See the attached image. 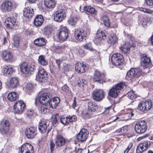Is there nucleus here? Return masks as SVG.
I'll list each match as a JSON object with an SVG mask.
<instances>
[{"instance_id": "obj_4", "label": "nucleus", "mask_w": 153, "mask_h": 153, "mask_svg": "<svg viewBox=\"0 0 153 153\" xmlns=\"http://www.w3.org/2000/svg\"><path fill=\"white\" fill-rule=\"evenodd\" d=\"M111 61L112 64L116 66L121 65L124 62L123 56L119 53L113 54L111 57Z\"/></svg>"}, {"instance_id": "obj_3", "label": "nucleus", "mask_w": 153, "mask_h": 153, "mask_svg": "<svg viewBox=\"0 0 153 153\" xmlns=\"http://www.w3.org/2000/svg\"><path fill=\"white\" fill-rule=\"evenodd\" d=\"M152 103L150 100H146L140 102L138 105V109L141 111L146 113L152 108Z\"/></svg>"}, {"instance_id": "obj_39", "label": "nucleus", "mask_w": 153, "mask_h": 153, "mask_svg": "<svg viewBox=\"0 0 153 153\" xmlns=\"http://www.w3.org/2000/svg\"><path fill=\"white\" fill-rule=\"evenodd\" d=\"M117 37L115 35H113L109 37L108 42L111 45L114 44L116 43L117 41Z\"/></svg>"}, {"instance_id": "obj_53", "label": "nucleus", "mask_w": 153, "mask_h": 153, "mask_svg": "<svg viewBox=\"0 0 153 153\" xmlns=\"http://www.w3.org/2000/svg\"><path fill=\"white\" fill-rule=\"evenodd\" d=\"M62 90L67 93H70L71 90L69 87L66 85H65L62 87Z\"/></svg>"}, {"instance_id": "obj_32", "label": "nucleus", "mask_w": 153, "mask_h": 153, "mask_svg": "<svg viewBox=\"0 0 153 153\" xmlns=\"http://www.w3.org/2000/svg\"><path fill=\"white\" fill-rule=\"evenodd\" d=\"M19 97V95L15 92H11L9 94L7 98L8 100L11 101H15Z\"/></svg>"}, {"instance_id": "obj_38", "label": "nucleus", "mask_w": 153, "mask_h": 153, "mask_svg": "<svg viewBox=\"0 0 153 153\" xmlns=\"http://www.w3.org/2000/svg\"><path fill=\"white\" fill-rule=\"evenodd\" d=\"M78 19L76 17L71 18L68 20V23L71 26H75L78 21Z\"/></svg>"}, {"instance_id": "obj_29", "label": "nucleus", "mask_w": 153, "mask_h": 153, "mask_svg": "<svg viewBox=\"0 0 153 153\" xmlns=\"http://www.w3.org/2000/svg\"><path fill=\"white\" fill-rule=\"evenodd\" d=\"M45 6L49 8H53L55 6L56 2L55 0H44Z\"/></svg>"}, {"instance_id": "obj_58", "label": "nucleus", "mask_w": 153, "mask_h": 153, "mask_svg": "<svg viewBox=\"0 0 153 153\" xmlns=\"http://www.w3.org/2000/svg\"><path fill=\"white\" fill-rule=\"evenodd\" d=\"M26 88L29 90H32L33 88V85L30 83H27L26 85Z\"/></svg>"}, {"instance_id": "obj_56", "label": "nucleus", "mask_w": 153, "mask_h": 153, "mask_svg": "<svg viewBox=\"0 0 153 153\" xmlns=\"http://www.w3.org/2000/svg\"><path fill=\"white\" fill-rule=\"evenodd\" d=\"M141 143L142 144L143 146L146 148V149H147V147L149 146L150 145V142L148 141H144Z\"/></svg>"}, {"instance_id": "obj_8", "label": "nucleus", "mask_w": 153, "mask_h": 153, "mask_svg": "<svg viewBox=\"0 0 153 153\" xmlns=\"http://www.w3.org/2000/svg\"><path fill=\"white\" fill-rule=\"evenodd\" d=\"M1 57L4 61L7 62H11L15 61L12 52L7 50L2 52Z\"/></svg>"}, {"instance_id": "obj_17", "label": "nucleus", "mask_w": 153, "mask_h": 153, "mask_svg": "<svg viewBox=\"0 0 153 153\" xmlns=\"http://www.w3.org/2000/svg\"><path fill=\"white\" fill-rule=\"evenodd\" d=\"M105 76V75L104 73L96 70L95 71L93 75V80L94 82L98 83H102L104 81Z\"/></svg>"}, {"instance_id": "obj_10", "label": "nucleus", "mask_w": 153, "mask_h": 153, "mask_svg": "<svg viewBox=\"0 0 153 153\" xmlns=\"http://www.w3.org/2000/svg\"><path fill=\"white\" fill-rule=\"evenodd\" d=\"M89 132L88 130L85 128L82 129L76 136L78 141L83 142L85 141L88 135Z\"/></svg>"}, {"instance_id": "obj_34", "label": "nucleus", "mask_w": 153, "mask_h": 153, "mask_svg": "<svg viewBox=\"0 0 153 153\" xmlns=\"http://www.w3.org/2000/svg\"><path fill=\"white\" fill-rule=\"evenodd\" d=\"M106 35L103 31L99 30L97 31L96 36L97 38L99 40H101L105 39Z\"/></svg>"}, {"instance_id": "obj_35", "label": "nucleus", "mask_w": 153, "mask_h": 153, "mask_svg": "<svg viewBox=\"0 0 153 153\" xmlns=\"http://www.w3.org/2000/svg\"><path fill=\"white\" fill-rule=\"evenodd\" d=\"M45 57L43 55H40L38 59L39 63L43 66H46L48 64V62L46 60Z\"/></svg>"}, {"instance_id": "obj_37", "label": "nucleus", "mask_w": 153, "mask_h": 153, "mask_svg": "<svg viewBox=\"0 0 153 153\" xmlns=\"http://www.w3.org/2000/svg\"><path fill=\"white\" fill-rule=\"evenodd\" d=\"M13 44L12 46V48L14 50H16L19 47V38L15 37L13 39Z\"/></svg>"}, {"instance_id": "obj_25", "label": "nucleus", "mask_w": 153, "mask_h": 153, "mask_svg": "<svg viewBox=\"0 0 153 153\" xmlns=\"http://www.w3.org/2000/svg\"><path fill=\"white\" fill-rule=\"evenodd\" d=\"M44 19L43 16L41 15H37L34 19L33 23L36 27L41 26L43 23Z\"/></svg>"}, {"instance_id": "obj_11", "label": "nucleus", "mask_w": 153, "mask_h": 153, "mask_svg": "<svg viewBox=\"0 0 153 153\" xmlns=\"http://www.w3.org/2000/svg\"><path fill=\"white\" fill-rule=\"evenodd\" d=\"M20 69L21 72L25 74L31 73V72L34 71L35 69L34 65H30L28 66L26 63H23L21 65Z\"/></svg>"}, {"instance_id": "obj_51", "label": "nucleus", "mask_w": 153, "mask_h": 153, "mask_svg": "<svg viewBox=\"0 0 153 153\" xmlns=\"http://www.w3.org/2000/svg\"><path fill=\"white\" fill-rule=\"evenodd\" d=\"M44 74L48 75L46 71L44 69L40 68L39 69L37 76H44Z\"/></svg>"}, {"instance_id": "obj_45", "label": "nucleus", "mask_w": 153, "mask_h": 153, "mask_svg": "<svg viewBox=\"0 0 153 153\" xmlns=\"http://www.w3.org/2000/svg\"><path fill=\"white\" fill-rule=\"evenodd\" d=\"M61 122L65 125H68L69 123L68 117H65L64 116H62L60 118Z\"/></svg>"}, {"instance_id": "obj_60", "label": "nucleus", "mask_w": 153, "mask_h": 153, "mask_svg": "<svg viewBox=\"0 0 153 153\" xmlns=\"http://www.w3.org/2000/svg\"><path fill=\"white\" fill-rule=\"evenodd\" d=\"M142 24L144 27H146L147 24V22L146 19H143L142 21Z\"/></svg>"}, {"instance_id": "obj_6", "label": "nucleus", "mask_w": 153, "mask_h": 153, "mask_svg": "<svg viewBox=\"0 0 153 153\" xmlns=\"http://www.w3.org/2000/svg\"><path fill=\"white\" fill-rule=\"evenodd\" d=\"M147 128V123L144 120H140L137 122L135 126V130L138 134L144 133Z\"/></svg>"}, {"instance_id": "obj_36", "label": "nucleus", "mask_w": 153, "mask_h": 153, "mask_svg": "<svg viewBox=\"0 0 153 153\" xmlns=\"http://www.w3.org/2000/svg\"><path fill=\"white\" fill-rule=\"evenodd\" d=\"M126 86L124 82H121L117 84L113 87L115 88L119 93L120 92L125 86Z\"/></svg>"}, {"instance_id": "obj_30", "label": "nucleus", "mask_w": 153, "mask_h": 153, "mask_svg": "<svg viewBox=\"0 0 153 153\" xmlns=\"http://www.w3.org/2000/svg\"><path fill=\"white\" fill-rule=\"evenodd\" d=\"M119 93L115 88L112 87L110 89L108 93V96L113 98H116L119 95Z\"/></svg>"}, {"instance_id": "obj_20", "label": "nucleus", "mask_w": 153, "mask_h": 153, "mask_svg": "<svg viewBox=\"0 0 153 153\" xmlns=\"http://www.w3.org/2000/svg\"><path fill=\"white\" fill-rule=\"evenodd\" d=\"M55 141L56 146L59 147L64 146L66 142L65 139L61 135H57Z\"/></svg>"}, {"instance_id": "obj_26", "label": "nucleus", "mask_w": 153, "mask_h": 153, "mask_svg": "<svg viewBox=\"0 0 153 153\" xmlns=\"http://www.w3.org/2000/svg\"><path fill=\"white\" fill-rule=\"evenodd\" d=\"M23 11L24 16L28 18H31L33 15V9L29 7L25 8Z\"/></svg>"}, {"instance_id": "obj_7", "label": "nucleus", "mask_w": 153, "mask_h": 153, "mask_svg": "<svg viewBox=\"0 0 153 153\" xmlns=\"http://www.w3.org/2000/svg\"><path fill=\"white\" fill-rule=\"evenodd\" d=\"M105 96V92L101 89H96L92 93L93 99L97 102L101 101L104 98Z\"/></svg>"}, {"instance_id": "obj_61", "label": "nucleus", "mask_w": 153, "mask_h": 153, "mask_svg": "<svg viewBox=\"0 0 153 153\" xmlns=\"http://www.w3.org/2000/svg\"><path fill=\"white\" fill-rule=\"evenodd\" d=\"M146 4L149 6L153 5V0H146Z\"/></svg>"}, {"instance_id": "obj_42", "label": "nucleus", "mask_w": 153, "mask_h": 153, "mask_svg": "<svg viewBox=\"0 0 153 153\" xmlns=\"http://www.w3.org/2000/svg\"><path fill=\"white\" fill-rule=\"evenodd\" d=\"M48 75L44 74V76H37L36 79L42 82H46L48 79Z\"/></svg>"}, {"instance_id": "obj_57", "label": "nucleus", "mask_w": 153, "mask_h": 153, "mask_svg": "<svg viewBox=\"0 0 153 153\" xmlns=\"http://www.w3.org/2000/svg\"><path fill=\"white\" fill-rule=\"evenodd\" d=\"M55 146V145L53 140H51L50 142V148L51 152L54 150Z\"/></svg>"}, {"instance_id": "obj_21", "label": "nucleus", "mask_w": 153, "mask_h": 153, "mask_svg": "<svg viewBox=\"0 0 153 153\" xmlns=\"http://www.w3.org/2000/svg\"><path fill=\"white\" fill-rule=\"evenodd\" d=\"M76 71L79 73H84L87 70V67L85 65L81 62H77L75 67Z\"/></svg>"}, {"instance_id": "obj_13", "label": "nucleus", "mask_w": 153, "mask_h": 153, "mask_svg": "<svg viewBox=\"0 0 153 153\" xmlns=\"http://www.w3.org/2000/svg\"><path fill=\"white\" fill-rule=\"evenodd\" d=\"M87 33L82 29L76 30L74 32V36L76 39L79 42H81L84 39L86 38Z\"/></svg>"}, {"instance_id": "obj_2", "label": "nucleus", "mask_w": 153, "mask_h": 153, "mask_svg": "<svg viewBox=\"0 0 153 153\" xmlns=\"http://www.w3.org/2000/svg\"><path fill=\"white\" fill-rule=\"evenodd\" d=\"M140 64L144 69H150L153 66L151 58L148 55L144 54L140 55Z\"/></svg>"}, {"instance_id": "obj_33", "label": "nucleus", "mask_w": 153, "mask_h": 153, "mask_svg": "<svg viewBox=\"0 0 153 153\" xmlns=\"http://www.w3.org/2000/svg\"><path fill=\"white\" fill-rule=\"evenodd\" d=\"M84 11L88 13L92 14H96L97 11L95 9L91 6H87L84 7Z\"/></svg>"}, {"instance_id": "obj_47", "label": "nucleus", "mask_w": 153, "mask_h": 153, "mask_svg": "<svg viewBox=\"0 0 153 153\" xmlns=\"http://www.w3.org/2000/svg\"><path fill=\"white\" fill-rule=\"evenodd\" d=\"M127 95L130 99L133 100L136 97V95L134 94V92L132 90L130 91L127 93Z\"/></svg>"}, {"instance_id": "obj_14", "label": "nucleus", "mask_w": 153, "mask_h": 153, "mask_svg": "<svg viewBox=\"0 0 153 153\" xmlns=\"http://www.w3.org/2000/svg\"><path fill=\"white\" fill-rule=\"evenodd\" d=\"M68 29L66 27H61L58 34L59 40L62 41L66 40L68 36Z\"/></svg>"}, {"instance_id": "obj_64", "label": "nucleus", "mask_w": 153, "mask_h": 153, "mask_svg": "<svg viewBox=\"0 0 153 153\" xmlns=\"http://www.w3.org/2000/svg\"><path fill=\"white\" fill-rule=\"evenodd\" d=\"M76 97H74V100L71 107L73 108H75V107L76 106Z\"/></svg>"}, {"instance_id": "obj_18", "label": "nucleus", "mask_w": 153, "mask_h": 153, "mask_svg": "<svg viewBox=\"0 0 153 153\" xmlns=\"http://www.w3.org/2000/svg\"><path fill=\"white\" fill-rule=\"evenodd\" d=\"M37 128L35 127H31L26 128L25 131V135L29 139L33 138L36 134Z\"/></svg>"}, {"instance_id": "obj_16", "label": "nucleus", "mask_w": 153, "mask_h": 153, "mask_svg": "<svg viewBox=\"0 0 153 153\" xmlns=\"http://www.w3.org/2000/svg\"><path fill=\"white\" fill-rule=\"evenodd\" d=\"M0 7L3 12H10L13 9L12 2L10 0H6L1 4Z\"/></svg>"}, {"instance_id": "obj_41", "label": "nucleus", "mask_w": 153, "mask_h": 153, "mask_svg": "<svg viewBox=\"0 0 153 153\" xmlns=\"http://www.w3.org/2000/svg\"><path fill=\"white\" fill-rule=\"evenodd\" d=\"M102 20L105 25L107 27H109L110 22L109 18L106 16H104L102 18Z\"/></svg>"}, {"instance_id": "obj_12", "label": "nucleus", "mask_w": 153, "mask_h": 153, "mask_svg": "<svg viewBox=\"0 0 153 153\" xmlns=\"http://www.w3.org/2000/svg\"><path fill=\"white\" fill-rule=\"evenodd\" d=\"M66 17L65 11L63 9H61L56 11L54 16V20L58 22H61Z\"/></svg>"}, {"instance_id": "obj_31", "label": "nucleus", "mask_w": 153, "mask_h": 153, "mask_svg": "<svg viewBox=\"0 0 153 153\" xmlns=\"http://www.w3.org/2000/svg\"><path fill=\"white\" fill-rule=\"evenodd\" d=\"M13 68L10 66H4L3 68V73L4 76H9L13 71Z\"/></svg>"}, {"instance_id": "obj_19", "label": "nucleus", "mask_w": 153, "mask_h": 153, "mask_svg": "<svg viewBox=\"0 0 153 153\" xmlns=\"http://www.w3.org/2000/svg\"><path fill=\"white\" fill-rule=\"evenodd\" d=\"M21 151L22 153H33L34 152L33 146L28 143H25L22 145Z\"/></svg>"}, {"instance_id": "obj_50", "label": "nucleus", "mask_w": 153, "mask_h": 153, "mask_svg": "<svg viewBox=\"0 0 153 153\" xmlns=\"http://www.w3.org/2000/svg\"><path fill=\"white\" fill-rule=\"evenodd\" d=\"M84 48L87 50H89L91 51H94L95 50L92 47V45L91 43H88L83 46Z\"/></svg>"}, {"instance_id": "obj_48", "label": "nucleus", "mask_w": 153, "mask_h": 153, "mask_svg": "<svg viewBox=\"0 0 153 153\" xmlns=\"http://www.w3.org/2000/svg\"><path fill=\"white\" fill-rule=\"evenodd\" d=\"M127 44H125L123 46L120 47V50L125 53H126L130 50V48L127 46Z\"/></svg>"}, {"instance_id": "obj_59", "label": "nucleus", "mask_w": 153, "mask_h": 153, "mask_svg": "<svg viewBox=\"0 0 153 153\" xmlns=\"http://www.w3.org/2000/svg\"><path fill=\"white\" fill-rule=\"evenodd\" d=\"M9 40L7 37H4L3 40H2V45H4L8 43Z\"/></svg>"}, {"instance_id": "obj_28", "label": "nucleus", "mask_w": 153, "mask_h": 153, "mask_svg": "<svg viewBox=\"0 0 153 153\" xmlns=\"http://www.w3.org/2000/svg\"><path fill=\"white\" fill-rule=\"evenodd\" d=\"M9 84L11 88H15L19 85V81L18 78L14 77L10 79Z\"/></svg>"}, {"instance_id": "obj_44", "label": "nucleus", "mask_w": 153, "mask_h": 153, "mask_svg": "<svg viewBox=\"0 0 153 153\" xmlns=\"http://www.w3.org/2000/svg\"><path fill=\"white\" fill-rule=\"evenodd\" d=\"M47 104H41V105L40 108V110L42 113L43 114H45L48 110V108Z\"/></svg>"}, {"instance_id": "obj_5", "label": "nucleus", "mask_w": 153, "mask_h": 153, "mask_svg": "<svg viewBox=\"0 0 153 153\" xmlns=\"http://www.w3.org/2000/svg\"><path fill=\"white\" fill-rule=\"evenodd\" d=\"M14 112L17 114H21L26 109V105L23 101L22 100L16 102L14 105Z\"/></svg>"}, {"instance_id": "obj_43", "label": "nucleus", "mask_w": 153, "mask_h": 153, "mask_svg": "<svg viewBox=\"0 0 153 153\" xmlns=\"http://www.w3.org/2000/svg\"><path fill=\"white\" fill-rule=\"evenodd\" d=\"M146 148L143 146L142 144L141 143L137 146L136 149L137 153H141L146 151Z\"/></svg>"}, {"instance_id": "obj_54", "label": "nucleus", "mask_w": 153, "mask_h": 153, "mask_svg": "<svg viewBox=\"0 0 153 153\" xmlns=\"http://www.w3.org/2000/svg\"><path fill=\"white\" fill-rule=\"evenodd\" d=\"M128 127L127 126H124L120 128V134H125L128 131Z\"/></svg>"}, {"instance_id": "obj_24", "label": "nucleus", "mask_w": 153, "mask_h": 153, "mask_svg": "<svg viewBox=\"0 0 153 153\" xmlns=\"http://www.w3.org/2000/svg\"><path fill=\"white\" fill-rule=\"evenodd\" d=\"M60 101V99L59 98L56 97L49 100L47 104L49 103L50 107L53 108H55L58 105Z\"/></svg>"}, {"instance_id": "obj_15", "label": "nucleus", "mask_w": 153, "mask_h": 153, "mask_svg": "<svg viewBox=\"0 0 153 153\" xmlns=\"http://www.w3.org/2000/svg\"><path fill=\"white\" fill-rule=\"evenodd\" d=\"M141 70L139 68H131L128 71L127 75L128 77L133 78L134 77H137L141 74Z\"/></svg>"}, {"instance_id": "obj_27", "label": "nucleus", "mask_w": 153, "mask_h": 153, "mask_svg": "<svg viewBox=\"0 0 153 153\" xmlns=\"http://www.w3.org/2000/svg\"><path fill=\"white\" fill-rule=\"evenodd\" d=\"M46 44V40L44 38H37L34 41V45L37 46L42 47L45 45Z\"/></svg>"}, {"instance_id": "obj_62", "label": "nucleus", "mask_w": 153, "mask_h": 153, "mask_svg": "<svg viewBox=\"0 0 153 153\" xmlns=\"http://www.w3.org/2000/svg\"><path fill=\"white\" fill-rule=\"evenodd\" d=\"M134 114V111L132 110H131L130 112L126 114V115H128L130 117H131L133 116Z\"/></svg>"}, {"instance_id": "obj_46", "label": "nucleus", "mask_w": 153, "mask_h": 153, "mask_svg": "<svg viewBox=\"0 0 153 153\" xmlns=\"http://www.w3.org/2000/svg\"><path fill=\"white\" fill-rule=\"evenodd\" d=\"M13 15L14 16H10L9 18H8L7 19V21H10L11 22H13V23H14L16 24V18H17V16H16V13H14L13 14Z\"/></svg>"}, {"instance_id": "obj_40", "label": "nucleus", "mask_w": 153, "mask_h": 153, "mask_svg": "<svg viewBox=\"0 0 153 153\" xmlns=\"http://www.w3.org/2000/svg\"><path fill=\"white\" fill-rule=\"evenodd\" d=\"M59 117L58 114H56L53 115L52 117L51 121L53 126L55 127L56 126V123H58V119Z\"/></svg>"}, {"instance_id": "obj_1", "label": "nucleus", "mask_w": 153, "mask_h": 153, "mask_svg": "<svg viewBox=\"0 0 153 153\" xmlns=\"http://www.w3.org/2000/svg\"><path fill=\"white\" fill-rule=\"evenodd\" d=\"M88 110L82 112L83 116L86 118H89L93 116V112H95L97 110L98 106L94 102L92 101L88 102Z\"/></svg>"}, {"instance_id": "obj_9", "label": "nucleus", "mask_w": 153, "mask_h": 153, "mask_svg": "<svg viewBox=\"0 0 153 153\" xmlns=\"http://www.w3.org/2000/svg\"><path fill=\"white\" fill-rule=\"evenodd\" d=\"M10 124L9 121L4 120L1 122L0 131L3 134H8L9 132Z\"/></svg>"}, {"instance_id": "obj_63", "label": "nucleus", "mask_w": 153, "mask_h": 153, "mask_svg": "<svg viewBox=\"0 0 153 153\" xmlns=\"http://www.w3.org/2000/svg\"><path fill=\"white\" fill-rule=\"evenodd\" d=\"M55 62L56 64H57L59 68H60V63L61 62V61L60 59H55Z\"/></svg>"}, {"instance_id": "obj_22", "label": "nucleus", "mask_w": 153, "mask_h": 153, "mask_svg": "<svg viewBox=\"0 0 153 153\" xmlns=\"http://www.w3.org/2000/svg\"><path fill=\"white\" fill-rule=\"evenodd\" d=\"M50 99V94L44 93L40 95L39 98V101L41 104H47Z\"/></svg>"}, {"instance_id": "obj_49", "label": "nucleus", "mask_w": 153, "mask_h": 153, "mask_svg": "<svg viewBox=\"0 0 153 153\" xmlns=\"http://www.w3.org/2000/svg\"><path fill=\"white\" fill-rule=\"evenodd\" d=\"M5 25L7 28L11 29L15 25H16V24L14 23H13L12 22L9 21H7L5 22Z\"/></svg>"}, {"instance_id": "obj_23", "label": "nucleus", "mask_w": 153, "mask_h": 153, "mask_svg": "<svg viewBox=\"0 0 153 153\" xmlns=\"http://www.w3.org/2000/svg\"><path fill=\"white\" fill-rule=\"evenodd\" d=\"M48 125L45 120H41L39 122L38 126L39 130L42 134L45 133L47 130Z\"/></svg>"}, {"instance_id": "obj_55", "label": "nucleus", "mask_w": 153, "mask_h": 153, "mask_svg": "<svg viewBox=\"0 0 153 153\" xmlns=\"http://www.w3.org/2000/svg\"><path fill=\"white\" fill-rule=\"evenodd\" d=\"M33 110L32 109H28L26 112L27 115L29 117H30L33 115Z\"/></svg>"}, {"instance_id": "obj_52", "label": "nucleus", "mask_w": 153, "mask_h": 153, "mask_svg": "<svg viewBox=\"0 0 153 153\" xmlns=\"http://www.w3.org/2000/svg\"><path fill=\"white\" fill-rule=\"evenodd\" d=\"M68 117L69 123L73 122H75L76 120L77 117L76 116H69Z\"/></svg>"}]
</instances>
